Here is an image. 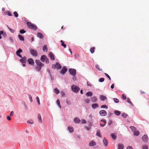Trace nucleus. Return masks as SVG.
<instances>
[{
  "mask_svg": "<svg viewBox=\"0 0 149 149\" xmlns=\"http://www.w3.org/2000/svg\"><path fill=\"white\" fill-rule=\"evenodd\" d=\"M56 103L58 104V106L60 108H61V105L60 103V101L59 100V99H58L56 101Z\"/></svg>",
  "mask_w": 149,
  "mask_h": 149,
  "instance_id": "obj_37",
  "label": "nucleus"
},
{
  "mask_svg": "<svg viewBox=\"0 0 149 149\" xmlns=\"http://www.w3.org/2000/svg\"><path fill=\"white\" fill-rule=\"evenodd\" d=\"M113 122L111 120H109L108 123V125L110 126L112 124Z\"/></svg>",
  "mask_w": 149,
  "mask_h": 149,
  "instance_id": "obj_53",
  "label": "nucleus"
},
{
  "mask_svg": "<svg viewBox=\"0 0 149 149\" xmlns=\"http://www.w3.org/2000/svg\"><path fill=\"white\" fill-rule=\"evenodd\" d=\"M66 103L68 105H70L71 104V102L70 100H67Z\"/></svg>",
  "mask_w": 149,
  "mask_h": 149,
  "instance_id": "obj_56",
  "label": "nucleus"
},
{
  "mask_svg": "<svg viewBox=\"0 0 149 149\" xmlns=\"http://www.w3.org/2000/svg\"><path fill=\"white\" fill-rule=\"evenodd\" d=\"M143 149H148V147L146 146H143Z\"/></svg>",
  "mask_w": 149,
  "mask_h": 149,
  "instance_id": "obj_61",
  "label": "nucleus"
},
{
  "mask_svg": "<svg viewBox=\"0 0 149 149\" xmlns=\"http://www.w3.org/2000/svg\"><path fill=\"white\" fill-rule=\"evenodd\" d=\"M68 128L69 131L71 133L72 132L74 131V129L73 127H72L71 126H68Z\"/></svg>",
  "mask_w": 149,
  "mask_h": 149,
  "instance_id": "obj_19",
  "label": "nucleus"
},
{
  "mask_svg": "<svg viewBox=\"0 0 149 149\" xmlns=\"http://www.w3.org/2000/svg\"><path fill=\"white\" fill-rule=\"evenodd\" d=\"M60 42L61 43V46L65 48H66V44H64V42L62 40H61Z\"/></svg>",
  "mask_w": 149,
  "mask_h": 149,
  "instance_id": "obj_36",
  "label": "nucleus"
},
{
  "mask_svg": "<svg viewBox=\"0 0 149 149\" xmlns=\"http://www.w3.org/2000/svg\"><path fill=\"white\" fill-rule=\"evenodd\" d=\"M28 62L29 64L31 65H33L34 64V61L32 58H30L28 59Z\"/></svg>",
  "mask_w": 149,
  "mask_h": 149,
  "instance_id": "obj_14",
  "label": "nucleus"
},
{
  "mask_svg": "<svg viewBox=\"0 0 149 149\" xmlns=\"http://www.w3.org/2000/svg\"><path fill=\"white\" fill-rule=\"evenodd\" d=\"M73 77H72V79L74 81H75L77 80V77L76 75H72Z\"/></svg>",
  "mask_w": 149,
  "mask_h": 149,
  "instance_id": "obj_54",
  "label": "nucleus"
},
{
  "mask_svg": "<svg viewBox=\"0 0 149 149\" xmlns=\"http://www.w3.org/2000/svg\"><path fill=\"white\" fill-rule=\"evenodd\" d=\"M91 101L93 102H95L97 101V98L96 97H93L91 98Z\"/></svg>",
  "mask_w": 149,
  "mask_h": 149,
  "instance_id": "obj_28",
  "label": "nucleus"
},
{
  "mask_svg": "<svg viewBox=\"0 0 149 149\" xmlns=\"http://www.w3.org/2000/svg\"><path fill=\"white\" fill-rule=\"evenodd\" d=\"M134 135L136 136H138L139 135V132L138 130H135L134 132Z\"/></svg>",
  "mask_w": 149,
  "mask_h": 149,
  "instance_id": "obj_24",
  "label": "nucleus"
},
{
  "mask_svg": "<svg viewBox=\"0 0 149 149\" xmlns=\"http://www.w3.org/2000/svg\"><path fill=\"white\" fill-rule=\"evenodd\" d=\"M100 98L102 101H104L106 99H107L106 97L104 96L103 95H100Z\"/></svg>",
  "mask_w": 149,
  "mask_h": 149,
  "instance_id": "obj_21",
  "label": "nucleus"
},
{
  "mask_svg": "<svg viewBox=\"0 0 149 149\" xmlns=\"http://www.w3.org/2000/svg\"><path fill=\"white\" fill-rule=\"evenodd\" d=\"M94 49H95L94 47H92L90 48V50L92 54H93L94 53V52H95Z\"/></svg>",
  "mask_w": 149,
  "mask_h": 149,
  "instance_id": "obj_42",
  "label": "nucleus"
},
{
  "mask_svg": "<svg viewBox=\"0 0 149 149\" xmlns=\"http://www.w3.org/2000/svg\"><path fill=\"white\" fill-rule=\"evenodd\" d=\"M96 135H97V136L99 137L100 138L102 137V136L100 133V131L99 130L97 131Z\"/></svg>",
  "mask_w": 149,
  "mask_h": 149,
  "instance_id": "obj_33",
  "label": "nucleus"
},
{
  "mask_svg": "<svg viewBox=\"0 0 149 149\" xmlns=\"http://www.w3.org/2000/svg\"><path fill=\"white\" fill-rule=\"evenodd\" d=\"M48 49L46 45H45L43 47V50L44 52H47V51Z\"/></svg>",
  "mask_w": 149,
  "mask_h": 149,
  "instance_id": "obj_31",
  "label": "nucleus"
},
{
  "mask_svg": "<svg viewBox=\"0 0 149 149\" xmlns=\"http://www.w3.org/2000/svg\"><path fill=\"white\" fill-rule=\"evenodd\" d=\"M103 142L104 143V145L105 146H107L108 143V142L107 141L105 138H104L103 141Z\"/></svg>",
  "mask_w": 149,
  "mask_h": 149,
  "instance_id": "obj_23",
  "label": "nucleus"
},
{
  "mask_svg": "<svg viewBox=\"0 0 149 149\" xmlns=\"http://www.w3.org/2000/svg\"><path fill=\"white\" fill-rule=\"evenodd\" d=\"M70 74L72 75H76V70L74 68H71L69 70Z\"/></svg>",
  "mask_w": 149,
  "mask_h": 149,
  "instance_id": "obj_5",
  "label": "nucleus"
},
{
  "mask_svg": "<svg viewBox=\"0 0 149 149\" xmlns=\"http://www.w3.org/2000/svg\"><path fill=\"white\" fill-rule=\"evenodd\" d=\"M95 67L99 71L102 70V69H100V68L98 64H96L95 65Z\"/></svg>",
  "mask_w": 149,
  "mask_h": 149,
  "instance_id": "obj_44",
  "label": "nucleus"
},
{
  "mask_svg": "<svg viewBox=\"0 0 149 149\" xmlns=\"http://www.w3.org/2000/svg\"><path fill=\"white\" fill-rule=\"evenodd\" d=\"M113 112L117 116H119L121 114V112L119 111L115 110Z\"/></svg>",
  "mask_w": 149,
  "mask_h": 149,
  "instance_id": "obj_20",
  "label": "nucleus"
},
{
  "mask_svg": "<svg viewBox=\"0 0 149 149\" xmlns=\"http://www.w3.org/2000/svg\"><path fill=\"white\" fill-rule=\"evenodd\" d=\"M111 136L112 138L114 139H116V136L115 134L114 133H111Z\"/></svg>",
  "mask_w": 149,
  "mask_h": 149,
  "instance_id": "obj_41",
  "label": "nucleus"
},
{
  "mask_svg": "<svg viewBox=\"0 0 149 149\" xmlns=\"http://www.w3.org/2000/svg\"><path fill=\"white\" fill-rule=\"evenodd\" d=\"M127 102L129 103L132 106H133V104L132 102L130 101V99L129 98H127Z\"/></svg>",
  "mask_w": 149,
  "mask_h": 149,
  "instance_id": "obj_35",
  "label": "nucleus"
},
{
  "mask_svg": "<svg viewBox=\"0 0 149 149\" xmlns=\"http://www.w3.org/2000/svg\"><path fill=\"white\" fill-rule=\"evenodd\" d=\"M93 94V93L89 91L87 92L86 95L87 97H91Z\"/></svg>",
  "mask_w": 149,
  "mask_h": 149,
  "instance_id": "obj_25",
  "label": "nucleus"
},
{
  "mask_svg": "<svg viewBox=\"0 0 149 149\" xmlns=\"http://www.w3.org/2000/svg\"><path fill=\"white\" fill-rule=\"evenodd\" d=\"M67 71V69L66 68L65 66H64L61 69V73L63 74H65Z\"/></svg>",
  "mask_w": 149,
  "mask_h": 149,
  "instance_id": "obj_13",
  "label": "nucleus"
},
{
  "mask_svg": "<svg viewBox=\"0 0 149 149\" xmlns=\"http://www.w3.org/2000/svg\"><path fill=\"white\" fill-rule=\"evenodd\" d=\"M126 149H133V148L132 147L129 146L127 147Z\"/></svg>",
  "mask_w": 149,
  "mask_h": 149,
  "instance_id": "obj_64",
  "label": "nucleus"
},
{
  "mask_svg": "<svg viewBox=\"0 0 149 149\" xmlns=\"http://www.w3.org/2000/svg\"><path fill=\"white\" fill-rule=\"evenodd\" d=\"M104 75L109 79L110 81L111 80V78L108 74L106 73H105Z\"/></svg>",
  "mask_w": 149,
  "mask_h": 149,
  "instance_id": "obj_51",
  "label": "nucleus"
},
{
  "mask_svg": "<svg viewBox=\"0 0 149 149\" xmlns=\"http://www.w3.org/2000/svg\"><path fill=\"white\" fill-rule=\"evenodd\" d=\"M15 17H17L18 16V14L17 12L16 11H15L13 13Z\"/></svg>",
  "mask_w": 149,
  "mask_h": 149,
  "instance_id": "obj_45",
  "label": "nucleus"
},
{
  "mask_svg": "<svg viewBox=\"0 0 149 149\" xmlns=\"http://www.w3.org/2000/svg\"><path fill=\"white\" fill-rule=\"evenodd\" d=\"M7 14L8 16H12V14L11 13L8 11L6 12H4L3 13V15H6Z\"/></svg>",
  "mask_w": 149,
  "mask_h": 149,
  "instance_id": "obj_17",
  "label": "nucleus"
},
{
  "mask_svg": "<svg viewBox=\"0 0 149 149\" xmlns=\"http://www.w3.org/2000/svg\"><path fill=\"white\" fill-rule=\"evenodd\" d=\"M61 93L62 96H64L65 95V93L63 91H61Z\"/></svg>",
  "mask_w": 149,
  "mask_h": 149,
  "instance_id": "obj_62",
  "label": "nucleus"
},
{
  "mask_svg": "<svg viewBox=\"0 0 149 149\" xmlns=\"http://www.w3.org/2000/svg\"><path fill=\"white\" fill-rule=\"evenodd\" d=\"M93 120H91L89 122H88V123H89V124L88 125V127L91 128V127L92 126V124L91 123H93Z\"/></svg>",
  "mask_w": 149,
  "mask_h": 149,
  "instance_id": "obj_38",
  "label": "nucleus"
},
{
  "mask_svg": "<svg viewBox=\"0 0 149 149\" xmlns=\"http://www.w3.org/2000/svg\"><path fill=\"white\" fill-rule=\"evenodd\" d=\"M47 58V56L45 55H42L41 56L40 60L41 62H44L45 61Z\"/></svg>",
  "mask_w": 149,
  "mask_h": 149,
  "instance_id": "obj_11",
  "label": "nucleus"
},
{
  "mask_svg": "<svg viewBox=\"0 0 149 149\" xmlns=\"http://www.w3.org/2000/svg\"><path fill=\"white\" fill-rule=\"evenodd\" d=\"M49 56L50 58V59L52 60H55L54 55L53 54V53L52 52H49Z\"/></svg>",
  "mask_w": 149,
  "mask_h": 149,
  "instance_id": "obj_12",
  "label": "nucleus"
},
{
  "mask_svg": "<svg viewBox=\"0 0 149 149\" xmlns=\"http://www.w3.org/2000/svg\"><path fill=\"white\" fill-rule=\"evenodd\" d=\"M20 33L21 34H24L26 32V31L24 29H21L19 30Z\"/></svg>",
  "mask_w": 149,
  "mask_h": 149,
  "instance_id": "obj_43",
  "label": "nucleus"
},
{
  "mask_svg": "<svg viewBox=\"0 0 149 149\" xmlns=\"http://www.w3.org/2000/svg\"><path fill=\"white\" fill-rule=\"evenodd\" d=\"M22 49L19 48L16 52V54L17 56L20 58H22V56L19 54L20 53L22 52Z\"/></svg>",
  "mask_w": 149,
  "mask_h": 149,
  "instance_id": "obj_9",
  "label": "nucleus"
},
{
  "mask_svg": "<svg viewBox=\"0 0 149 149\" xmlns=\"http://www.w3.org/2000/svg\"><path fill=\"white\" fill-rule=\"evenodd\" d=\"M122 99L124 100H125L126 99V95H124V94H123L122 95Z\"/></svg>",
  "mask_w": 149,
  "mask_h": 149,
  "instance_id": "obj_58",
  "label": "nucleus"
},
{
  "mask_svg": "<svg viewBox=\"0 0 149 149\" xmlns=\"http://www.w3.org/2000/svg\"><path fill=\"white\" fill-rule=\"evenodd\" d=\"M71 87L72 91L76 93H77L80 90V88L78 86L74 85H72Z\"/></svg>",
  "mask_w": 149,
  "mask_h": 149,
  "instance_id": "obj_2",
  "label": "nucleus"
},
{
  "mask_svg": "<svg viewBox=\"0 0 149 149\" xmlns=\"http://www.w3.org/2000/svg\"><path fill=\"white\" fill-rule=\"evenodd\" d=\"M45 62H46V64H48L49 63V59L47 58V59L45 61Z\"/></svg>",
  "mask_w": 149,
  "mask_h": 149,
  "instance_id": "obj_60",
  "label": "nucleus"
},
{
  "mask_svg": "<svg viewBox=\"0 0 149 149\" xmlns=\"http://www.w3.org/2000/svg\"><path fill=\"white\" fill-rule=\"evenodd\" d=\"M101 108L108 109V107L106 105H103L101 106Z\"/></svg>",
  "mask_w": 149,
  "mask_h": 149,
  "instance_id": "obj_48",
  "label": "nucleus"
},
{
  "mask_svg": "<svg viewBox=\"0 0 149 149\" xmlns=\"http://www.w3.org/2000/svg\"><path fill=\"white\" fill-rule=\"evenodd\" d=\"M35 62L38 66L43 67L44 66V64L40 62L39 60H36L35 61Z\"/></svg>",
  "mask_w": 149,
  "mask_h": 149,
  "instance_id": "obj_6",
  "label": "nucleus"
},
{
  "mask_svg": "<svg viewBox=\"0 0 149 149\" xmlns=\"http://www.w3.org/2000/svg\"><path fill=\"white\" fill-rule=\"evenodd\" d=\"M93 109H95L99 107V105L97 103L93 104L91 105Z\"/></svg>",
  "mask_w": 149,
  "mask_h": 149,
  "instance_id": "obj_16",
  "label": "nucleus"
},
{
  "mask_svg": "<svg viewBox=\"0 0 149 149\" xmlns=\"http://www.w3.org/2000/svg\"><path fill=\"white\" fill-rule=\"evenodd\" d=\"M37 36L40 39H42L43 37V34L39 32H38L37 33Z\"/></svg>",
  "mask_w": 149,
  "mask_h": 149,
  "instance_id": "obj_22",
  "label": "nucleus"
},
{
  "mask_svg": "<svg viewBox=\"0 0 149 149\" xmlns=\"http://www.w3.org/2000/svg\"><path fill=\"white\" fill-rule=\"evenodd\" d=\"M143 141L145 143H146L148 141V138L147 135H144L142 138Z\"/></svg>",
  "mask_w": 149,
  "mask_h": 149,
  "instance_id": "obj_8",
  "label": "nucleus"
},
{
  "mask_svg": "<svg viewBox=\"0 0 149 149\" xmlns=\"http://www.w3.org/2000/svg\"><path fill=\"white\" fill-rule=\"evenodd\" d=\"M121 116L123 118H125L128 116V115L126 113H122Z\"/></svg>",
  "mask_w": 149,
  "mask_h": 149,
  "instance_id": "obj_32",
  "label": "nucleus"
},
{
  "mask_svg": "<svg viewBox=\"0 0 149 149\" xmlns=\"http://www.w3.org/2000/svg\"><path fill=\"white\" fill-rule=\"evenodd\" d=\"M84 102L86 104H88L90 103V101L88 99H85L84 100Z\"/></svg>",
  "mask_w": 149,
  "mask_h": 149,
  "instance_id": "obj_50",
  "label": "nucleus"
},
{
  "mask_svg": "<svg viewBox=\"0 0 149 149\" xmlns=\"http://www.w3.org/2000/svg\"><path fill=\"white\" fill-rule=\"evenodd\" d=\"M27 122L28 123H30L31 124H32L33 123V121L31 120H28Z\"/></svg>",
  "mask_w": 149,
  "mask_h": 149,
  "instance_id": "obj_57",
  "label": "nucleus"
},
{
  "mask_svg": "<svg viewBox=\"0 0 149 149\" xmlns=\"http://www.w3.org/2000/svg\"><path fill=\"white\" fill-rule=\"evenodd\" d=\"M28 96L30 102H32L33 101V100L31 95H28Z\"/></svg>",
  "mask_w": 149,
  "mask_h": 149,
  "instance_id": "obj_52",
  "label": "nucleus"
},
{
  "mask_svg": "<svg viewBox=\"0 0 149 149\" xmlns=\"http://www.w3.org/2000/svg\"><path fill=\"white\" fill-rule=\"evenodd\" d=\"M52 68L54 69H55L56 68L58 69H60L62 68V66L58 62H57L55 64H52Z\"/></svg>",
  "mask_w": 149,
  "mask_h": 149,
  "instance_id": "obj_3",
  "label": "nucleus"
},
{
  "mask_svg": "<svg viewBox=\"0 0 149 149\" xmlns=\"http://www.w3.org/2000/svg\"><path fill=\"white\" fill-rule=\"evenodd\" d=\"M104 80V79L103 78H101L99 79L98 81L99 82H102Z\"/></svg>",
  "mask_w": 149,
  "mask_h": 149,
  "instance_id": "obj_46",
  "label": "nucleus"
},
{
  "mask_svg": "<svg viewBox=\"0 0 149 149\" xmlns=\"http://www.w3.org/2000/svg\"><path fill=\"white\" fill-rule=\"evenodd\" d=\"M36 100L37 101L38 104V105H40V100H39V97L38 96H37L36 97Z\"/></svg>",
  "mask_w": 149,
  "mask_h": 149,
  "instance_id": "obj_49",
  "label": "nucleus"
},
{
  "mask_svg": "<svg viewBox=\"0 0 149 149\" xmlns=\"http://www.w3.org/2000/svg\"><path fill=\"white\" fill-rule=\"evenodd\" d=\"M113 100L114 102L116 103H118L119 102V100L117 98H113Z\"/></svg>",
  "mask_w": 149,
  "mask_h": 149,
  "instance_id": "obj_47",
  "label": "nucleus"
},
{
  "mask_svg": "<svg viewBox=\"0 0 149 149\" xmlns=\"http://www.w3.org/2000/svg\"><path fill=\"white\" fill-rule=\"evenodd\" d=\"M31 54L35 57H37L38 56V53L37 51L33 49H31L30 50Z\"/></svg>",
  "mask_w": 149,
  "mask_h": 149,
  "instance_id": "obj_4",
  "label": "nucleus"
},
{
  "mask_svg": "<svg viewBox=\"0 0 149 149\" xmlns=\"http://www.w3.org/2000/svg\"><path fill=\"white\" fill-rule=\"evenodd\" d=\"M101 121H102L104 122V124H106V123L107 122L106 120L105 119H102L101 120Z\"/></svg>",
  "mask_w": 149,
  "mask_h": 149,
  "instance_id": "obj_63",
  "label": "nucleus"
},
{
  "mask_svg": "<svg viewBox=\"0 0 149 149\" xmlns=\"http://www.w3.org/2000/svg\"><path fill=\"white\" fill-rule=\"evenodd\" d=\"M27 24L29 28L31 29H33L34 30H37V28L35 25L29 22H27Z\"/></svg>",
  "mask_w": 149,
  "mask_h": 149,
  "instance_id": "obj_1",
  "label": "nucleus"
},
{
  "mask_svg": "<svg viewBox=\"0 0 149 149\" xmlns=\"http://www.w3.org/2000/svg\"><path fill=\"white\" fill-rule=\"evenodd\" d=\"M22 58L20 59L19 60L20 61L23 63H26V62L27 58L26 56H24L23 57L21 58Z\"/></svg>",
  "mask_w": 149,
  "mask_h": 149,
  "instance_id": "obj_10",
  "label": "nucleus"
},
{
  "mask_svg": "<svg viewBox=\"0 0 149 149\" xmlns=\"http://www.w3.org/2000/svg\"><path fill=\"white\" fill-rule=\"evenodd\" d=\"M96 143L95 142L92 141L89 143V145L91 146H93L96 145Z\"/></svg>",
  "mask_w": 149,
  "mask_h": 149,
  "instance_id": "obj_18",
  "label": "nucleus"
},
{
  "mask_svg": "<svg viewBox=\"0 0 149 149\" xmlns=\"http://www.w3.org/2000/svg\"><path fill=\"white\" fill-rule=\"evenodd\" d=\"M99 114L102 116H104L107 115L106 111L104 110H101L100 111Z\"/></svg>",
  "mask_w": 149,
  "mask_h": 149,
  "instance_id": "obj_7",
  "label": "nucleus"
},
{
  "mask_svg": "<svg viewBox=\"0 0 149 149\" xmlns=\"http://www.w3.org/2000/svg\"><path fill=\"white\" fill-rule=\"evenodd\" d=\"M18 37L20 40L23 41L24 40V38L23 36L20 35H18Z\"/></svg>",
  "mask_w": 149,
  "mask_h": 149,
  "instance_id": "obj_27",
  "label": "nucleus"
},
{
  "mask_svg": "<svg viewBox=\"0 0 149 149\" xmlns=\"http://www.w3.org/2000/svg\"><path fill=\"white\" fill-rule=\"evenodd\" d=\"M9 40L11 43H13V40L11 38H9Z\"/></svg>",
  "mask_w": 149,
  "mask_h": 149,
  "instance_id": "obj_59",
  "label": "nucleus"
},
{
  "mask_svg": "<svg viewBox=\"0 0 149 149\" xmlns=\"http://www.w3.org/2000/svg\"><path fill=\"white\" fill-rule=\"evenodd\" d=\"M74 122L76 123H79L80 121V120L77 117L75 118L73 120Z\"/></svg>",
  "mask_w": 149,
  "mask_h": 149,
  "instance_id": "obj_15",
  "label": "nucleus"
},
{
  "mask_svg": "<svg viewBox=\"0 0 149 149\" xmlns=\"http://www.w3.org/2000/svg\"><path fill=\"white\" fill-rule=\"evenodd\" d=\"M81 123L83 124H86V121L85 119L82 120H81Z\"/></svg>",
  "mask_w": 149,
  "mask_h": 149,
  "instance_id": "obj_55",
  "label": "nucleus"
},
{
  "mask_svg": "<svg viewBox=\"0 0 149 149\" xmlns=\"http://www.w3.org/2000/svg\"><path fill=\"white\" fill-rule=\"evenodd\" d=\"M124 148V145L121 144H119L118 145V149H123Z\"/></svg>",
  "mask_w": 149,
  "mask_h": 149,
  "instance_id": "obj_29",
  "label": "nucleus"
},
{
  "mask_svg": "<svg viewBox=\"0 0 149 149\" xmlns=\"http://www.w3.org/2000/svg\"><path fill=\"white\" fill-rule=\"evenodd\" d=\"M38 118L40 123H41L42 122V120L41 118V115L40 113L38 114Z\"/></svg>",
  "mask_w": 149,
  "mask_h": 149,
  "instance_id": "obj_26",
  "label": "nucleus"
},
{
  "mask_svg": "<svg viewBox=\"0 0 149 149\" xmlns=\"http://www.w3.org/2000/svg\"><path fill=\"white\" fill-rule=\"evenodd\" d=\"M41 67L37 66L36 67V71L37 72H40L41 69Z\"/></svg>",
  "mask_w": 149,
  "mask_h": 149,
  "instance_id": "obj_34",
  "label": "nucleus"
},
{
  "mask_svg": "<svg viewBox=\"0 0 149 149\" xmlns=\"http://www.w3.org/2000/svg\"><path fill=\"white\" fill-rule=\"evenodd\" d=\"M130 128L133 131V132L136 130V128L133 126H131L130 127Z\"/></svg>",
  "mask_w": 149,
  "mask_h": 149,
  "instance_id": "obj_39",
  "label": "nucleus"
},
{
  "mask_svg": "<svg viewBox=\"0 0 149 149\" xmlns=\"http://www.w3.org/2000/svg\"><path fill=\"white\" fill-rule=\"evenodd\" d=\"M7 27L8 28V29L12 33H14L15 31L14 29H12L10 28L8 26H7Z\"/></svg>",
  "mask_w": 149,
  "mask_h": 149,
  "instance_id": "obj_40",
  "label": "nucleus"
},
{
  "mask_svg": "<svg viewBox=\"0 0 149 149\" xmlns=\"http://www.w3.org/2000/svg\"><path fill=\"white\" fill-rule=\"evenodd\" d=\"M54 92L56 94H58L60 93V91L57 88H56L54 89Z\"/></svg>",
  "mask_w": 149,
  "mask_h": 149,
  "instance_id": "obj_30",
  "label": "nucleus"
}]
</instances>
